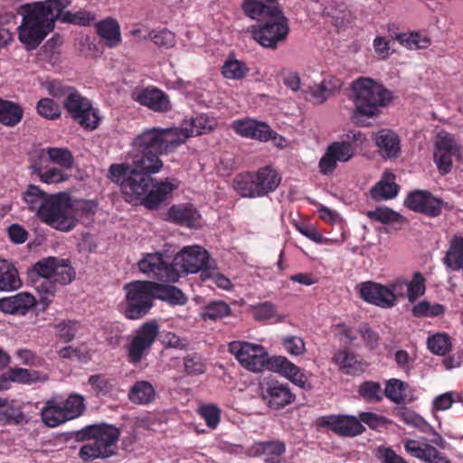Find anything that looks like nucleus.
<instances>
[{
  "label": "nucleus",
  "instance_id": "43",
  "mask_svg": "<svg viewBox=\"0 0 463 463\" xmlns=\"http://www.w3.org/2000/svg\"><path fill=\"white\" fill-rule=\"evenodd\" d=\"M395 38L401 45L410 50L426 49L430 44L427 35L417 32L402 33Z\"/></svg>",
  "mask_w": 463,
  "mask_h": 463
},
{
  "label": "nucleus",
  "instance_id": "5",
  "mask_svg": "<svg viewBox=\"0 0 463 463\" xmlns=\"http://www.w3.org/2000/svg\"><path fill=\"white\" fill-rule=\"evenodd\" d=\"M350 99L354 106V116L366 118L377 117L381 109L387 107L392 99V92L378 80L369 77H359L350 86Z\"/></svg>",
  "mask_w": 463,
  "mask_h": 463
},
{
  "label": "nucleus",
  "instance_id": "7",
  "mask_svg": "<svg viewBox=\"0 0 463 463\" xmlns=\"http://www.w3.org/2000/svg\"><path fill=\"white\" fill-rule=\"evenodd\" d=\"M281 183L279 172L271 166L238 175L232 183L233 189L244 198L262 197L274 192Z\"/></svg>",
  "mask_w": 463,
  "mask_h": 463
},
{
  "label": "nucleus",
  "instance_id": "19",
  "mask_svg": "<svg viewBox=\"0 0 463 463\" xmlns=\"http://www.w3.org/2000/svg\"><path fill=\"white\" fill-rule=\"evenodd\" d=\"M261 390L263 400L273 409H281L292 403L296 399V395L291 392L289 386L279 381L267 382Z\"/></svg>",
  "mask_w": 463,
  "mask_h": 463
},
{
  "label": "nucleus",
  "instance_id": "27",
  "mask_svg": "<svg viewBox=\"0 0 463 463\" xmlns=\"http://www.w3.org/2000/svg\"><path fill=\"white\" fill-rule=\"evenodd\" d=\"M167 220L188 227L201 225V215L198 211L188 204L173 205L167 213Z\"/></svg>",
  "mask_w": 463,
  "mask_h": 463
},
{
  "label": "nucleus",
  "instance_id": "16",
  "mask_svg": "<svg viewBox=\"0 0 463 463\" xmlns=\"http://www.w3.org/2000/svg\"><path fill=\"white\" fill-rule=\"evenodd\" d=\"M232 126V129L243 137L261 142L272 139L280 147H284L287 145L286 139L273 132L265 122L257 121L252 118H244L233 121Z\"/></svg>",
  "mask_w": 463,
  "mask_h": 463
},
{
  "label": "nucleus",
  "instance_id": "22",
  "mask_svg": "<svg viewBox=\"0 0 463 463\" xmlns=\"http://www.w3.org/2000/svg\"><path fill=\"white\" fill-rule=\"evenodd\" d=\"M131 97L154 111H167L170 109L168 97L157 88H137L133 90Z\"/></svg>",
  "mask_w": 463,
  "mask_h": 463
},
{
  "label": "nucleus",
  "instance_id": "53",
  "mask_svg": "<svg viewBox=\"0 0 463 463\" xmlns=\"http://www.w3.org/2000/svg\"><path fill=\"white\" fill-rule=\"evenodd\" d=\"M367 216L372 220H375L386 224L399 222L402 220V217L400 213L387 207H378L373 211H369L367 213Z\"/></svg>",
  "mask_w": 463,
  "mask_h": 463
},
{
  "label": "nucleus",
  "instance_id": "38",
  "mask_svg": "<svg viewBox=\"0 0 463 463\" xmlns=\"http://www.w3.org/2000/svg\"><path fill=\"white\" fill-rule=\"evenodd\" d=\"M404 449L411 456L427 463L437 455V449L434 447L416 439L405 440Z\"/></svg>",
  "mask_w": 463,
  "mask_h": 463
},
{
  "label": "nucleus",
  "instance_id": "50",
  "mask_svg": "<svg viewBox=\"0 0 463 463\" xmlns=\"http://www.w3.org/2000/svg\"><path fill=\"white\" fill-rule=\"evenodd\" d=\"M425 279L420 272H415L412 279L407 282V298L410 303H414L426 291Z\"/></svg>",
  "mask_w": 463,
  "mask_h": 463
},
{
  "label": "nucleus",
  "instance_id": "44",
  "mask_svg": "<svg viewBox=\"0 0 463 463\" xmlns=\"http://www.w3.org/2000/svg\"><path fill=\"white\" fill-rule=\"evenodd\" d=\"M58 400L61 403L67 420L78 418L85 411L84 398L80 394H71L66 400L61 398H58Z\"/></svg>",
  "mask_w": 463,
  "mask_h": 463
},
{
  "label": "nucleus",
  "instance_id": "6",
  "mask_svg": "<svg viewBox=\"0 0 463 463\" xmlns=\"http://www.w3.org/2000/svg\"><path fill=\"white\" fill-rule=\"evenodd\" d=\"M82 435L90 441L80 448L79 455L84 461H91L115 454L120 430L114 425L99 423L85 427Z\"/></svg>",
  "mask_w": 463,
  "mask_h": 463
},
{
  "label": "nucleus",
  "instance_id": "48",
  "mask_svg": "<svg viewBox=\"0 0 463 463\" xmlns=\"http://www.w3.org/2000/svg\"><path fill=\"white\" fill-rule=\"evenodd\" d=\"M280 344L284 351L291 356H301L307 352L306 343L298 335H285L281 337Z\"/></svg>",
  "mask_w": 463,
  "mask_h": 463
},
{
  "label": "nucleus",
  "instance_id": "59",
  "mask_svg": "<svg viewBox=\"0 0 463 463\" xmlns=\"http://www.w3.org/2000/svg\"><path fill=\"white\" fill-rule=\"evenodd\" d=\"M147 37L156 45L160 47L171 48L175 44V34L166 29L153 30L148 33Z\"/></svg>",
  "mask_w": 463,
  "mask_h": 463
},
{
  "label": "nucleus",
  "instance_id": "45",
  "mask_svg": "<svg viewBox=\"0 0 463 463\" xmlns=\"http://www.w3.org/2000/svg\"><path fill=\"white\" fill-rule=\"evenodd\" d=\"M249 71L248 66L235 58L227 59L222 66V73L228 80H241Z\"/></svg>",
  "mask_w": 463,
  "mask_h": 463
},
{
  "label": "nucleus",
  "instance_id": "14",
  "mask_svg": "<svg viewBox=\"0 0 463 463\" xmlns=\"http://www.w3.org/2000/svg\"><path fill=\"white\" fill-rule=\"evenodd\" d=\"M64 106L71 117L83 128L95 129L99 124L100 118L97 109L90 102L75 91L68 93Z\"/></svg>",
  "mask_w": 463,
  "mask_h": 463
},
{
  "label": "nucleus",
  "instance_id": "33",
  "mask_svg": "<svg viewBox=\"0 0 463 463\" xmlns=\"http://www.w3.org/2000/svg\"><path fill=\"white\" fill-rule=\"evenodd\" d=\"M22 285L15 267L6 260L0 259V290L13 291Z\"/></svg>",
  "mask_w": 463,
  "mask_h": 463
},
{
  "label": "nucleus",
  "instance_id": "1",
  "mask_svg": "<svg viewBox=\"0 0 463 463\" xmlns=\"http://www.w3.org/2000/svg\"><path fill=\"white\" fill-rule=\"evenodd\" d=\"M174 149V145L166 142L163 128L146 129L133 140L129 153L131 165L115 164L109 167V178L119 185L127 202L156 209L177 189L176 179L157 180L150 176L163 168L159 156Z\"/></svg>",
  "mask_w": 463,
  "mask_h": 463
},
{
  "label": "nucleus",
  "instance_id": "63",
  "mask_svg": "<svg viewBox=\"0 0 463 463\" xmlns=\"http://www.w3.org/2000/svg\"><path fill=\"white\" fill-rule=\"evenodd\" d=\"M89 383L97 394L106 395L112 391L111 381L102 374L92 375L89 378Z\"/></svg>",
  "mask_w": 463,
  "mask_h": 463
},
{
  "label": "nucleus",
  "instance_id": "3",
  "mask_svg": "<svg viewBox=\"0 0 463 463\" xmlns=\"http://www.w3.org/2000/svg\"><path fill=\"white\" fill-rule=\"evenodd\" d=\"M71 3V0H45L22 5L19 14L23 19L17 28L19 41L27 50L37 48Z\"/></svg>",
  "mask_w": 463,
  "mask_h": 463
},
{
  "label": "nucleus",
  "instance_id": "12",
  "mask_svg": "<svg viewBox=\"0 0 463 463\" xmlns=\"http://www.w3.org/2000/svg\"><path fill=\"white\" fill-rule=\"evenodd\" d=\"M212 260L206 250L199 245L184 247L173 260V269L181 273H203L204 269L211 267Z\"/></svg>",
  "mask_w": 463,
  "mask_h": 463
},
{
  "label": "nucleus",
  "instance_id": "30",
  "mask_svg": "<svg viewBox=\"0 0 463 463\" xmlns=\"http://www.w3.org/2000/svg\"><path fill=\"white\" fill-rule=\"evenodd\" d=\"M43 423L51 428H55L68 421L58 398H52L46 402L41 411Z\"/></svg>",
  "mask_w": 463,
  "mask_h": 463
},
{
  "label": "nucleus",
  "instance_id": "57",
  "mask_svg": "<svg viewBox=\"0 0 463 463\" xmlns=\"http://www.w3.org/2000/svg\"><path fill=\"white\" fill-rule=\"evenodd\" d=\"M405 383L397 379H392L387 382L384 394L391 401L399 403L405 399Z\"/></svg>",
  "mask_w": 463,
  "mask_h": 463
},
{
  "label": "nucleus",
  "instance_id": "62",
  "mask_svg": "<svg viewBox=\"0 0 463 463\" xmlns=\"http://www.w3.org/2000/svg\"><path fill=\"white\" fill-rule=\"evenodd\" d=\"M318 217L326 223L331 225H338L341 230L344 229L345 222L341 215L335 210H332L323 204H319L317 208Z\"/></svg>",
  "mask_w": 463,
  "mask_h": 463
},
{
  "label": "nucleus",
  "instance_id": "47",
  "mask_svg": "<svg viewBox=\"0 0 463 463\" xmlns=\"http://www.w3.org/2000/svg\"><path fill=\"white\" fill-rule=\"evenodd\" d=\"M428 348L437 355H445L451 349L449 336L446 333H436L428 337Z\"/></svg>",
  "mask_w": 463,
  "mask_h": 463
},
{
  "label": "nucleus",
  "instance_id": "8",
  "mask_svg": "<svg viewBox=\"0 0 463 463\" xmlns=\"http://www.w3.org/2000/svg\"><path fill=\"white\" fill-rule=\"evenodd\" d=\"M155 282L137 280L124 286L126 307L124 315L136 320L145 317L153 306Z\"/></svg>",
  "mask_w": 463,
  "mask_h": 463
},
{
  "label": "nucleus",
  "instance_id": "18",
  "mask_svg": "<svg viewBox=\"0 0 463 463\" xmlns=\"http://www.w3.org/2000/svg\"><path fill=\"white\" fill-rule=\"evenodd\" d=\"M35 272L43 278L51 279L61 284H68L74 278V271L64 260L55 257H48L34 265Z\"/></svg>",
  "mask_w": 463,
  "mask_h": 463
},
{
  "label": "nucleus",
  "instance_id": "54",
  "mask_svg": "<svg viewBox=\"0 0 463 463\" xmlns=\"http://www.w3.org/2000/svg\"><path fill=\"white\" fill-rule=\"evenodd\" d=\"M360 396L369 402H377L383 399L381 385L374 382H365L359 387Z\"/></svg>",
  "mask_w": 463,
  "mask_h": 463
},
{
  "label": "nucleus",
  "instance_id": "9",
  "mask_svg": "<svg viewBox=\"0 0 463 463\" xmlns=\"http://www.w3.org/2000/svg\"><path fill=\"white\" fill-rule=\"evenodd\" d=\"M217 122L205 114H200L184 120L180 128H163L166 134V142L176 148L188 137L206 134L213 130Z\"/></svg>",
  "mask_w": 463,
  "mask_h": 463
},
{
  "label": "nucleus",
  "instance_id": "31",
  "mask_svg": "<svg viewBox=\"0 0 463 463\" xmlns=\"http://www.w3.org/2000/svg\"><path fill=\"white\" fill-rule=\"evenodd\" d=\"M443 263L453 271L463 269V236L456 235L449 241Z\"/></svg>",
  "mask_w": 463,
  "mask_h": 463
},
{
  "label": "nucleus",
  "instance_id": "41",
  "mask_svg": "<svg viewBox=\"0 0 463 463\" xmlns=\"http://www.w3.org/2000/svg\"><path fill=\"white\" fill-rule=\"evenodd\" d=\"M255 448L256 453L262 454L267 463H279L280 457L285 452V444L280 441L258 443Z\"/></svg>",
  "mask_w": 463,
  "mask_h": 463
},
{
  "label": "nucleus",
  "instance_id": "52",
  "mask_svg": "<svg viewBox=\"0 0 463 463\" xmlns=\"http://www.w3.org/2000/svg\"><path fill=\"white\" fill-rule=\"evenodd\" d=\"M7 377L13 383H32L40 380V375L36 371H30L24 368H12L7 371Z\"/></svg>",
  "mask_w": 463,
  "mask_h": 463
},
{
  "label": "nucleus",
  "instance_id": "55",
  "mask_svg": "<svg viewBox=\"0 0 463 463\" xmlns=\"http://www.w3.org/2000/svg\"><path fill=\"white\" fill-rule=\"evenodd\" d=\"M198 412L209 428L215 429L220 423L221 410L216 405L203 404L199 407Z\"/></svg>",
  "mask_w": 463,
  "mask_h": 463
},
{
  "label": "nucleus",
  "instance_id": "39",
  "mask_svg": "<svg viewBox=\"0 0 463 463\" xmlns=\"http://www.w3.org/2000/svg\"><path fill=\"white\" fill-rule=\"evenodd\" d=\"M155 298L165 301L171 305H184L187 301L184 294L174 286L161 285L155 282Z\"/></svg>",
  "mask_w": 463,
  "mask_h": 463
},
{
  "label": "nucleus",
  "instance_id": "13",
  "mask_svg": "<svg viewBox=\"0 0 463 463\" xmlns=\"http://www.w3.org/2000/svg\"><path fill=\"white\" fill-rule=\"evenodd\" d=\"M141 273L150 279L165 282H175L178 280V271L173 269L165 256L160 252L146 253L137 262Z\"/></svg>",
  "mask_w": 463,
  "mask_h": 463
},
{
  "label": "nucleus",
  "instance_id": "17",
  "mask_svg": "<svg viewBox=\"0 0 463 463\" xmlns=\"http://www.w3.org/2000/svg\"><path fill=\"white\" fill-rule=\"evenodd\" d=\"M459 156V148L452 135L440 132L435 141L434 161L439 171L447 174L451 170L454 158Z\"/></svg>",
  "mask_w": 463,
  "mask_h": 463
},
{
  "label": "nucleus",
  "instance_id": "20",
  "mask_svg": "<svg viewBox=\"0 0 463 463\" xmlns=\"http://www.w3.org/2000/svg\"><path fill=\"white\" fill-rule=\"evenodd\" d=\"M359 295L364 301L380 307L391 308L395 306L394 296L385 285L366 281L357 286Z\"/></svg>",
  "mask_w": 463,
  "mask_h": 463
},
{
  "label": "nucleus",
  "instance_id": "42",
  "mask_svg": "<svg viewBox=\"0 0 463 463\" xmlns=\"http://www.w3.org/2000/svg\"><path fill=\"white\" fill-rule=\"evenodd\" d=\"M128 398L138 404L149 403L155 399V389L146 381L137 382L129 391Z\"/></svg>",
  "mask_w": 463,
  "mask_h": 463
},
{
  "label": "nucleus",
  "instance_id": "60",
  "mask_svg": "<svg viewBox=\"0 0 463 463\" xmlns=\"http://www.w3.org/2000/svg\"><path fill=\"white\" fill-rule=\"evenodd\" d=\"M460 393L455 392H449L438 395L432 401V412L449 410L454 402L460 401Z\"/></svg>",
  "mask_w": 463,
  "mask_h": 463
},
{
  "label": "nucleus",
  "instance_id": "25",
  "mask_svg": "<svg viewBox=\"0 0 463 463\" xmlns=\"http://www.w3.org/2000/svg\"><path fill=\"white\" fill-rule=\"evenodd\" d=\"M36 304L33 295L21 292L14 296L0 298V310L9 315H25Z\"/></svg>",
  "mask_w": 463,
  "mask_h": 463
},
{
  "label": "nucleus",
  "instance_id": "2",
  "mask_svg": "<svg viewBox=\"0 0 463 463\" xmlns=\"http://www.w3.org/2000/svg\"><path fill=\"white\" fill-rule=\"evenodd\" d=\"M229 352L247 371L260 373L265 370L276 373L296 386L308 390L311 384L303 370L284 355H269L261 345L233 341L229 344Z\"/></svg>",
  "mask_w": 463,
  "mask_h": 463
},
{
  "label": "nucleus",
  "instance_id": "15",
  "mask_svg": "<svg viewBox=\"0 0 463 463\" xmlns=\"http://www.w3.org/2000/svg\"><path fill=\"white\" fill-rule=\"evenodd\" d=\"M355 155L354 146L348 141L336 140L328 144L318 162V170L323 175H331L338 163H347Z\"/></svg>",
  "mask_w": 463,
  "mask_h": 463
},
{
  "label": "nucleus",
  "instance_id": "29",
  "mask_svg": "<svg viewBox=\"0 0 463 463\" xmlns=\"http://www.w3.org/2000/svg\"><path fill=\"white\" fill-rule=\"evenodd\" d=\"M51 194H48L39 186L30 184L22 194L23 201L27 208L39 218L40 212L45 209Z\"/></svg>",
  "mask_w": 463,
  "mask_h": 463
},
{
  "label": "nucleus",
  "instance_id": "56",
  "mask_svg": "<svg viewBox=\"0 0 463 463\" xmlns=\"http://www.w3.org/2000/svg\"><path fill=\"white\" fill-rule=\"evenodd\" d=\"M36 109L39 115L48 119H55L61 115L59 104L48 98L41 99L37 103Z\"/></svg>",
  "mask_w": 463,
  "mask_h": 463
},
{
  "label": "nucleus",
  "instance_id": "10",
  "mask_svg": "<svg viewBox=\"0 0 463 463\" xmlns=\"http://www.w3.org/2000/svg\"><path fill=\"white\" fill-rule=\"evenodd\" d=\"M264 20L250 27L252 38L263 47L275 49L288 33L287 19L281 14Z\"/></svg>",
  "mask_w": 463,
  "mask_h": 463
},
{
  "label": "nucleus",
  "instance_id": "26",
  "mask_svg": "<svg viewBox=\"0 0 463 463\" xmlns=\"http://www.w3.org/2000/svg\"><path fill=\"white\" fill-rule=\"evenodd\" d=\"M373 140L383 156L391 158L399 156L400 138L394 131L381 129L373 134Z\"/></svg>",
  "mask_w": 463,
  "mask_h": 463
},
{
  "label": "nucleus",
  "instance_id": "21",
  "mask_svg": "<svg viewBox=\"0 0 463 463\" xmlns=\"http://www.w3.org/2000/svg\"><path fill=\"white\" fill-rule=\"evenodd\" d=\"M404 204L409 209L429 216H438L441 213L442 202L430 192L416 190L408 194Z\"/></svg>",
  "mask_w": 463,
  "mask_h": 463
},
{
  "label": "nucleus",
  "instance_id": "61",
  "mask_svg": "<svg viewBox=\"0 0 463 463\" xmlns=\"http://www.w3.org/2000/svg\"><path fill=\"white\" fill-rule=\"evenodd\" d=\"M230 313L229 306L223 301L209 304L203 313L204 318L216 320L226 317Z\"/></svg>",
  "mask_w": 463,
  "mask_h": 463
},
{
  "label": "nucleus",
  "instance_id": "36",
  "mask_svg": "<svg viewBox=\"0 0 463 463\" xmlns=\"http://www.w3.org/2000/svg\"><path fill=\"white\" fill-rule=\"evenodd\" d=\"M398 186L392 173H385L382 180L371 190L372 197L375 200H388L396 196Z\"/></svg>",
  "mask_w": 463,
  "mask_h": 463
},
{
  "label": "nucleus",
  "instance_id": "51",
  "mask_svg": "<svg viewBox=\"0 0 463 463\" xmlns=\"http://www.w3.org/2000/svg\"><path fill=\"white\" fill-rule=\"evenodd\" d=\"M203 280H211L218 288L230 290L232 288L231 280L223 274L220 273L214 264H212L208 269H204L202 273Z\"/></svg>",
  "mask_w": 463,
  "mask_h": 463
},
{
  "label": "nucleus",
  "instance_id": "35",
  "mask_svg": "<svg viewBox=\"0 0 463 463\" xmlns=\"http://www.w3.org/2000/svg\"><path fill=\"white\" fill-rule=\"evenodd\" d=\"M23 116L24 109L18 103L0 98V123L14 127L21 122Z\"/></svg>",
  "mask_w": 463,
  "mask_h": 463
},
{
  "label": "nucleus",
  "instance_id": "23",
  "mask_svg": "<svg viewBox=\"0 0 463 463\" xmlns=\"http://www.w3.org/2000/svg\"><path fill=\"white\" fill-rule=\"evenodd\" d=\"M322 424L332 431L346 437L356 436L364 430L360 420L349 415H329L322 419Z\"/></svg>",
  "mask_w": 463,
  "mask_h": 463
},
{
  "label": "nucleus",
  "instance_id": "34",
  "mask_svg": "<svg viewBox=\"0 0 463 463\" xmlns=\"http://www.w3.org/2000/svg\"><path fill=\"white\" fill-rule=\"evenodd\" d=\"M401 417L402 420L408 425L415 427L424 433L432 434L434 436V439H431L432 443L439 446L440 448L444 447L445 441L442 437L438 432H436L420 415L415 413L414 411H408L402 412Z\"/></svg>",
  "mask_w": 463,
  "mask_h": 463
},
{
  "label": "nucleus",
  "instance_id": "32",
  "mask_svg": "<svg viewBox=\"0 0 463 463\" xmlns=\"http://www.w3.org/2000/svg\"><path fill=\"white\" fill-rule=\"evenodd\" d=\"M26 421L21 407L15 401L0 398L1 424H21Z\"/></svg>",
  "mask_w": 463,
  "mask_h": 463
},
{
  "label": "nucleus",
  "instance_id": "46",
  "mask_svg": "<svg viewBox=\"0 0 463 463\" xmlns=\"http://www.w3.org/2000/svg\"><path fill=\"white\" fill-rule=\"evenodd\" d=\"M446 307L439 303H431L428 300H421L413 305L411 314L416 317H437L443 315Z\"/></svg>",
  "mask_w": 463,
  "mask_h": 463
},
{
  "label": "nucleus",
  "instance_id": "24",
  "mask_svg": "<svg viewBox=\"0 0 463 463\" xmlns=\"http://www.w3.org/2000/svg\"><path fill=\"white\" fill-rule=\"evenodd\" d=\"M242 9L251 19H269L283 14L278 0H244Z\"/></svg>",
  "mask_w": 463,
  "mask_h": 463
},
{
  "label": "nucleus",
  "instance_id": "28",
  "mask_svg": "<svg viewBox=\"0 0 463 463\" xmlns=\"http://www.w3.org/2000/svg\"><path fill=\"white\" fill-rule=\"evenodd\" d=\"M96 32L104 43L115 48L121 43L120 26L117 20L107 17L95 24Z\"/></svg>",
  "mask_w": 463,
  "mask_h": 463
},
{
  "label": "nucleus",
  "instance_id": "11",
  "mask_svg": "<svg viewBox=\"0 0 463 463\" xmlns=\"http://www.w3.org/2000/svg\"><path fill=\"white\" fill-rule=\"evenodd\" d=\"M159 333L156 320L142 324L131 336L127 346L128 359L132 364H138L147 354Z\"/></svg>",
  "mask_w": 463,
  "mask_h": 463
},
{
  "label": "nucleus",
  "instance_id": "4",
  "mask_svg": "<svg viewBox=\"0 0 463 463\" xmlns=\"http://www.w3.org/2000/svg\"><path fill=\"white\" fill-rule=\"evenodd\" d=\"M94 208L92 202L77 200L65 193H58L50 195L45 209L40 212L39 219L55 230L70 232Z\"/></svg>",
  "mask_w": 463,
  "mask_h": 463
},
{
  "label": "nucleus",
  "instance_id": "49",
  "mask_svg": "<svg viewBox=\"0 0 463 463\" xmlns=\"http://www.w3.org/2000/svg\"><path fill=\"white\" fill-rule=\"evenodd\" d=\"M34 172L37 173L40 180L44 184H58L65 181L68 178V175L65 173V169L52 167L46 171H43L42 165H34Z\"/></svg>",
  "mask_w": 463,
  "mask_h": 463
},
{
  "label": "nucleus",
  "instance_id": "58",
  "mask_svg": "<svg viewBox=\"0 0 463 463\" xmlns=\"http://www.w3.org/2000/svg\"><path fill=\"white\" fill-rule=\"evenodd\" d=\"M61 12H63V10ZM59 19L64 23L90 25L95 20V16L93 14L87 11H78L76 13L65 12L61 14Z\"/></svg>",
  "mask_w": 463,
  "mask_h": 463
},
{
  "label": "nucleus",
  "instance_id": "64",
  "mask_svg": "<svg viewBox=\"0 0 463 463\" xmlns=\"http://www.w3.org/2000/svg\"><path fill=\"white\" fill-rule=\"evenodd\" d=\"M323 14L326 16L331 17L336 25H339L343 23L345 15L346 10L344 4H338L335 2L327 4L324 9Z\"/></svg>",
  "mask_w": 463,
  "mask_h": 463
},
{
  "label": "nucleus",
  "instance_id": "40",
  "mask_svg": "<svg viewBox=\"0 0 463 463\" xmlns=\"http://www.w3.org/2000/svg\"><path fill=\"white\" fill-rule=\"evenodd\" d=\"M48 156L49 160L60 167L70 170L73 165V156L71 151L61 147H48L41 150L40 156Z\"/></svg>",
  "mask_w": 463,
  "mask_h": 463
},
{
  "label": "nucleus",
  "instance_id": "37",
  "mask_svg": "<svg viewBox=\"0 0 463 463\" xmlns=\"http://www.w3.org/2000/svg\"><path fill=\"white\" fill-rule=\"evenodd\" d=\"M334 362L347 374H357L364 371L363 364L346 349L338 351L334 356Z\"/></svg>",
  "mask_w": 463,
  "mask_h": 463
}]
</instances>
